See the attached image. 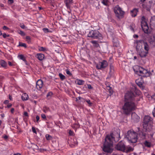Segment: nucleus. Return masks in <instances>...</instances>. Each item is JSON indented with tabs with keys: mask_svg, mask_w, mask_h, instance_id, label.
Listing matches in <instances>:
<instances>
[{
	"mask_svg": "<svg viewBox=\"0 0 155 155\" xmlns=\"http://www.w3.org/2000/svg\"><path fill=\"white\" fill-rule=\"evenodd\" d=\"M8 1L10 2V4H12L13 3V0H8Z\"/></svg>",
	"mask_w": 155,
	"mask_h": 155,
	"instance_id": "60",
	"label": "nucleus"
},
{
	"mask_svg": "<svg viewBox=\"0 0 155 155\" xmlns=\"http://www.w3.org/2000/svg\"><path fill=\"white\" fill-rule=\"evenodd\" d=\"M20 27L23 29H24L25 28V26L24 24H20Z\"/></svg>",
	"mask_w": 155,
	"mask_h": 155,
	"instance_id": "51",
	"label": "nucleus"
},
{
	"mask_svg": "<svg viewBox=\"0 0 155 155\" xmlns=\"http://www.w3.org/2000/svg\"><path fill=\"white\" fill-rule=\"evenodd\" d=\"M32 131L33 132L35 133H36V131L34 127H32Z\"/></svg>",
	"mask_w": 155,
	"mask_h": 155,
	"instance_id": "45",
	"label": "nucleus"
},
{
	"mask_svg": "<svg viewBox=\"0 0 155 155\" xmlns=\"http://www.w3.org/2000/svg\"><path fill=\"white\" fill-rule=\"evenodd\" d=\"M136 82L141 89L143 90L145 89V87L143 85V83L141 79L136 80Z\"/></svg>",
	"mask_w": 155,
	"mask_h": 155,
	"instance_id": "15",
	"label": "nucleus"
},
{
	"mask_svg": "<svg viewBox=\"0 0 155 155\" xmlns=\"http://www.w3.org/2000/svg\"><path fill=\"white\" fill-rule=\"evenodd\" d=\"M43 110L45 113H47L50 111V110L49 107L45 106L43 107Z\"/></svg>",
	"mask_w": 155,
	"mask_h": 155,
	"instance_id": "27",
	"label": "nucleus"
},
{
	"mask_svg": "<svg viewBox=\"0 0 155 155\" xmlns=\"http://www.w3.org/2000/svg\"><path fill=\"white\" fill-rule=\"evenodd\" d=\"M86 101L89 104V105H91L92 104L90 102V101L89 100H88Z\"/></svg>",
	"mask_w": 155,
	"mask_h": 155,
	"instance_id": "50",
	"label": "nucleus"
},
{
	"mask_svg": "<svg viewBox=\"0 0 155 155\" xmlns=\"http://www.w3.org/2000/svg\"><path fill=\"white\" fill-rule=\"evenodd\" d=\"M113 42L114 43V45L116 47L117 46L119 45V41L116 38L113 39Z\"/></svg>",
	"mask_w": 155,
	"mask_h": 155,
	"instance_id": "26",
	"label": "nucleus"
},
{
	"mask_svg": "<svg viewBox=\"0 0 155 155\" xmlns=\"http://www.w3.org/2000/svg\"><path fill=\"white\" fill-rule=\"evenodd\" d=\"M3 38H5L6 37H9V35H7L5 33H4L3 34Z\"/></svg>",
	"mask_w": 155,
	"mask_h": 155,
	"instance_id": "43",
	"label": "nucleus"
},
{
	"mask_svg": "<svg viewBox=\"0 0 155 155\" xmlns=\"http://www.w3.org/2000/svg\"><path fill=\"white\" fill-rule=\"evenodd\" d=\"M45 56L43 54H37V58L39 60L41 61L44 58Z\"/></svg>",
	"mask_w": 155,
	"mask_h": 155,
	"instance_id": "20",
	"label": "nucleus"
},
{
	"mask_svg": "<svg viewBox=\"0 0 155 155\" xmlns=\"http://www.w3.org/2000/svg\"><path fill=\"white\" fill-rule=\"evenodd\" d=\"M133 150V148L131 147H129L128 148L127 150H126L125 152L128 153L130 151H132Z\"/></svg>",
	"mask_w": 155,
	"mask_h": 155,
	"instance_id": "36",
	"label": "nucleus"
},
{
	"mask_svg": "<svg viewBox=\"0 0 155 155\" xmlns=\"http://www.w3.org/2000/svg\"><path fill=\"white\" fill-rule=\"evenodd\" d=\"M125 103L123 106L122 109L124 114L128 115L131 112L135 110L136 108V105L133 101H125Z\"/></svg>",
	"mask_w": 155,
	"mask_h": 155,
	"instance_id": "3",
	"label": "nucleus"
},
{
	"mask_svg": "<svg viewBox=\"0 0 155 155\" xmlns=\"http://www.w3.org/2000/svg\"><path fill=\"white\" fill-rule=\"evenodd\" d=\"M102 3L105 6L108 5V0H101Z\"/></svg>",
	"mask_w": 155,
	"mask_h": 155,
	"instance_id": "31",
	"label": "nucleus"
},
{
	"mask_svg": "<svg viewBox=\"0 0 155 155\" xmlns=\"http://www.w3.org/2000/svg\"><path fill=\"white\" fill-rule=\"evenodd\" d=\"M14 108H11V112L12 113H14Z\"/></svg>",
	"mask_w": 155,
	"mask_h": 155,
	"instance_id": "59",
	"label": "nucleus"
},
{
	"mask_svg": "<svg viewBox=\"0 0 155 155\" xmlns=\"http://www.w3.org/2000/svg\"><path fill=\"white\" fill-rule=\"evenodd\" d=\"M32 147L34 149L37 150L38 149V146L37 145L34 144H33V146H32Z\"/></svg>",
	"mask_w": 155,
	"mask_h": 155,
	"instance_id": "38",
	"label": "nucleus"
},
{
	"mask_svg": "<svg viewBox=\"0 0 155 155\" xmlns=\"http://www.w3.org/2000/svg\"><path fill=\"white\" fill-rule=\"evenodd\" d=\"M8 103L9 101L8 100H5L4 102V103L5 104H8Z\"/></svg>",
	"mask_w": 155,
	"mask_h": 155,
	"instance_id": "58",
	"label": "nucleus"
},
{
	"mask_svg": "<svg viewBox=\"0 0 155 155\" xmlns=\"http://www.w3.org/2000/svg\"><path fill=\"white\" fill-rule=\"evenodd\" d=\"M141 25L143 30L145 33L148 34L150 33L149 30V27L147 22L145 21H144L143 22H142Z\"/></svg>",
	"mask_w": 155,
	"mask_h": 155,
	"instance_id": "12",
	"label": "nucleus"
},
{
	"mask_svg": "<svg viewBox=\"0 0 155 155\" xmlns=\"http://www.w3.org/2000/svg\"><path fill=\"white\" fill-rule=\"evenodd\" d=\"M148 128L143 127L142 130H141L139 133L140 137L143 139H145L147 135V133L148 131L147 129Z\"/></svg>",
	"mask_w": 155,
	"mask_h": 155,
	"instance_id": "10",
	"label": "nucleus"
},
{
	"mask_svg": "<svg viewBox=\"0 0 155 155\" xmlns=\"http://www.w3.org/2000/svg\"><path fill=\"white\" fill-rule=\"evenodd\" d=\"M53 94V93L52 92H49L47 94V97H49V96H51Z\"/></svg>",
	"mask_w": 155,
	"mask_h": 155,
	"instance_id": "40",
	"label": "nucleus"
},
{
	"mask_svg": "<svg viewBox=\"0 0 155 155\" xmlns=\"http://www.w3.org/2000/svg\"><path fill=\"white\" fill-rule=\"evenodd\" d=\"M144 144L145 147L148 148H150L151 146V143L147 140L145 141L144 143Z\"/></svg>",
	"mask_w": 155,
	"mask_h": 155,
	"instance_id": "22",
	"label": "nucleus"
},
{
	"mask_svg": "<svg viewBox=\"0 0 155 155\" xmlns=\"http://www.w3.org/2000/svg\"><path fill=\"white\" fill-rule=\"evenodd\" d=\"M43 86V82L41 80H38L36 82V87L38 90H40Z\"/></svg>",
	"mask_w": 155,
	"mask_h": 155,
	"instance_id": "14",
	"label": "nucleus"
},
{
	"mask_svg": "<svg viewBox=\"0 0 155 155\" xmlns=\"http://www.w3.org/2000/svg\"><path fill=\"white\" fill-rule=\"evenodd\" d=\"M3 137L5 140H6L8 139V136L5 135L4 137Z\"/></svg>",
	"mask_w": 155,
	"mask_h": 155,
	"instance_id": "61",
	"label": "nucleus"
},
{
	"mask_svg": "<svg viewBox=\"0 0 155 155\" xmlns=\"http://www.w3.org/2000/svg\"><path fill=\"white\" fill-rule=\"evenodd\" d=\"M45 137L46 139L48 140H51L52 138L51 136L48 134L45 135Z\"/></svg>",
	"mask_w": 155,
	"mask_h": 155,
	"instance_id": "34",
	"label": "nucleus"
},
{
	"mask_svg": "<svg viewBox=\"0 0 155 155\" xmlns=\"http://www.w3.org/2000/svg\"><path fill=\"white\" fill-rule=\"evenodd\" d=\"M88 37H91L94 39H101L102 35L99 31L96 30H91L88 35Z\"/></svg>",
	"mask_w": 155,
	"mask_h": 155,
	"instance_id": "8",
	"label": "nucleus"
},
{
	"mask_svg": "<svg viewBox=\"0 0 155 155\" xmlns=\"http://www.w3.org/2000/svg\"><path fill=\"white\" fill-rule=\"evenodd\" d=\"M101 62H99L98 64H96V68L98 69H101Z\"/></svg>",
	"mask_w": 155,
	"mask_h": 155,
	"instance_id": "33",
	"label": "nucleus"
},
{
	"mask_svg": "<svg viewBox=\"0 0 155 155\" xmlns=\"http://www.w3.org/2000/svg\"><path fill=\"white\" fill-rule=\"evenodd\" d=\"M8 64L10 66H12V63L10 61L8 62Z\"/></svg>",
	"mask_w": 155,
	"mask_h": 155,
	"instance_id": "62",
	"label": "nucleus"
},
{
	"mask_svg": "<svg viewBox=\"0 0 155 155\" xmlns=\"http://www.w3.org/2000/svg\"><path fill=\"white\" fill-rule=\"evenodd\" d=\"M12 106V104H8L7 106V107L8 108Z\"/></svg>",
	"mask_w": 155,
	"mask_h": 155,
	"instance_id": "57",
	"label": "nucleus"
},
{
	"mask_svg": "<svg viewBox=\"0 0 155 155\" xmlns=\"http://www.w3.org/2000/svg\"><path fill=\"white\" fill-rule=\"evenodd\" d=\"M145 17L143 16H142L141 18V20H142V21H141V23L142 22H143L145 21Z\"/></svg>",
	"mask_w": 155,
	"mask_h": 155,
	"instance_id": "47",
	"label": "nucleus"
},
{
	"mask_svg": "<svg viewBox=\"0 0 155 155\" xmlns=\"http://www.w3.org/2000/svg\"><path fill=\"white\" fill-rule=\"evenodd\" d=\"M152 98L155 100V94L152 96Z\"/></svg>",
	"mask_w": 155,
	"mask_h": 155,
	"instance_id": "63",
	"label": "nucleus"
},
{
	"mask_svg": "<svg viewBox=\"0 0 155 155\" xmlns=\"http://www.w3.org/2000/svg\"><path fill=\"white\" fill-rule=\"evenodd\" d=\"M133 91L137 95H139L140 94V91L137 89L136 86L133 85L131 91L127 92L125 94L124 96L125 101H133L134 102L135 101L136 97L135 96L134 94L133 93Z\"/></svg>",
	"mask_w": 155,
	"mask_h": 155,
	"instance_id": "2",
	"label": "nucleus"
},
{
	"mask_svg": "<svg viewBox=\"0 0 155 155\" xmlns=\"http://www.w3.org/2000/svg\"><path fill=\"white\" fill-rule=\"evenodd\" d=\"M19 33L22 36H24L25 35L23 31H20V32Z\"/></svg>",
	"mask_w": 155,
	"mask_h": 155,
	"instance_id": "49",
	"label": "nucleus"
},
{
	"mask_svg": "<svg viewBox=\"0 0 155 155\" xmlns=\"http://www.w3.org/2000/svg\"><path fill=\"white\" fill-rule=\"evenodd\" d=\"M26 38L27 40H29V41H28V42H30V40H31V38L29 36H27L26 37Z\"/></svg>",
	"mask_w": 155,
	"mask_h": 155,
	"instance_id": "46",
	"label": "nucleus"
},
{
	"mask_svg": "<svg viewBox=\"0 0 155 155\" xmlns=\"http://www.w3.org/2000/svg\"><path fill=\"white\" fill-rule=\"evenodd\" d=\"M73 132L71 130H70L69 131V134L70 135V136H72L73 135Z\"/></svg>",
	"mask_w": 155,
	"mask_h": 155,
	"instance_id": "44",
	"label": "nucleus"
},
{
	"mask_svg": "<svg viewBox=\"0 0 155 155\" xmlns=\"http://www.w3.org/2000/svg\"><path fill=\"white\" fill-rule=\"evenodd\" d=\"M21 98L23 101H26L28 100V95L26 94H24L23 95L21 96Z\"/></svg>",
	"mask_w": 155,
	"mask_h": 155,
	"instance_id": "25",
	"label": "nucleus"
},
{
	"mask_svg": "<svg viewBox=\"0 0 155 155\" xmlns=\"http://www.w3.org/2000/svg\"><path fill=\"white\" fill-rule=\"evenodd\" d=\"M9 29V28L7 27V26H4L3 27V29L4 30H8Z\"/></svg>",
	"mask_w": 155,
	"mask_h": 155,
	"instance_id": "48",
	"label": "nucleus"
},
{
	"mask_svg": "<svg viewBox=\"0 0 155 155\" xmlns=\"http://www.w3.org/2000/svg\"><path fill=\"white\" fill-rule=\"evenodd\" d=\"M150 43L153 45L155 46V38L153 37V39H151L150 40Z\"/></svg>",
	"mask_w": 155,
	"mask_h": 155,
	"instance_id": "29",
	"label": "nucleus"
},
{
	"mask_svg": "<svg viewBox=\"0 0 155 155\" xmlns=\"http://www.w3.org/2000/svg\"><path fill=\"white\" fill-rule=\"evenodd\" d=\"M39 50L40 51H44L46 50V49L45 48L43 47H41L39 48Z\"/></svg>",
	"mask_w": 155,
	"mask_h": 155,
	"instance_id": "39",
	"label": "nucleus"
},
{
	"mask_svg": "<svg viewBox=\"0 0 155 155\" xmlns=\"http://www.w3.org/2000/svg\"><path fill=\"white\" fill-rule=\"evenodd\" d=\"M133 69L136 74H138L139 72L140 74L139 75L143 77H146L150 75V72H148L147 70L140 66H136L133 68Z\"/></svg>",
	"mask_w": 155,
	"mask_h": 155,
	"instance_id": "5",
	"label": "nucleus"
},
{
	"mask_svg": "<svg viewBox=\"0 0 155 155\" xmlns=\"http://www.w3.org/2000/svg\"><path fill=\"white\" fill-rule=\"evenodd\" d=\"M0 64L2 67L4 68L6 67L7 65L6 62L3 60H2L0 61Z\"/></svg>",
	"mask_w": 155,
	"mask_h": 155,
	"instance_id": "23",
	"label": "nucleus"
},
{
	"mask_svg": "<svg viewBox=\"0 0 155 155\" xmlns=\"http://www.w3.org/2000/svg\"><path fill=\"white\" fill-rule=\"evenodd\" d=\"M136 49L137 52L139 53L140 56L141 58L145 57L147 54L148 53V52L146 51H144L143 49H140L138 46H136Z\"/></svg>",
	"mask_w": 155,
	"mask_h": 155,
	"instance_id": "11",
	"label": "nucleus"
},
{
	"mask_svg": "<svg viewBox=\"0 0 155 155\" xmlns=\"http://www.w3.org/2000/svg\"><path fill=\"white\" fill-rule=\"evenodd\" d=\"M39 118H40L37 115L36 116V121L37 122H38V121L39 120Z\"/></svg>",
	"mask_w": 155,
	"mask_h": 155,
	"instance_id": "53",
	"label": "nucleus"
},
{
	"mask_svg": "<svg viewBox=\"0 0 155 155\" xmlns=\"http://www.w3.org/2000/svg\"><path fill=\"white\" fill-rule=\"evenodd\" d=\"M66 73L68 75H72V74L69 71V70L68 69L66 70Z\"/></svg>",
	"mask_w": 155,
	"mask_h": 155,
	"instance_id": "42",
	"label": "nucleus"
},
{
	"mask_svg": "<svg viewBox=\"0 0 155 155\" xmlns=\"http://www.w3.org/2000/svg\"><path fill=\"white\" fill-rule=\"evenodd\" d=\"M18 57L20 59L22 60L23 61H25V62H27V61L25 59V58L23 55L22 54L19 55H18Z\"/></svg>",
	"mask_w": 155,
	"mask_h": 155,
	"instance_id": "28",
	"label": "nucleus"
},
{
	"mask_svg": "<svg viewBox=\"0 0 155 155\" xmlns=\"http://www.w3.org/2000/svg\"><path fill=\"white\" fill-rule=\"evenodd\" d=\"M120 138V133H118L115 135L112 133L110 135H107L103 144V151L107 153H111L113 150L112 147L114 141L115 142L118 141Z\"/></svg>",
	"mask_w": 155,
	"mask_h": 155,
	"instance_id": "1",
	"label": "nucleus"
},
{
	"mask_svg": "<svg viewBox=\"0 0 155 155\" xmlns=\"http://www.w3.org/2000/svg\"><path fill=\"white\" fill-rule=\"evenodd\" d=\"M138 12V9L136 8H134L133 10L131 11V16L133 17H135L137 15V13Z\"/></svg>",
	"mask_w": 155,
	"mask_h": 155,
	"instance_id": "19",
	"label": "nucleus"
},
{
	"mask_svg": "<svg viewBox=\"0 0 155 155\" xmlns=\"http://www.w3.org/2000/svg\"><path fill=\"white\" fill-rule=\"evenodd\" d=\"M144 45V48L145 51L148 52V51L149 50V46L147 43L146 42H145L143 44Z\"/></svg>",
	"mask_w": 155,
	"mask_h": 155,
	"instance_id": "21",
	"label": "nucleus"
},
{
	"mask_svg": "<svg viewBox=\"0 0 155 155\" xmlns=\"http://www.w3.org/2000/svg\"><path fill=\"white\" fill-rule=\"evenodd\" d=\"M91 43L93 44V46L95 47H98L99 46V45L97 43V42L96 41H92Z\"/></svg>",
	"mask_w": 155,
	"mask_h": 155,
	"instance_id": "24",
	"label": "nucleus"
},
{
	"mask_svg": "<svg viewBox=\"0 0 155 155\" xmlns=\"http://www.w3.org/2000/svg\"><path fill=\"white\" fill-rule=\"evenodd\" d=\"M115 148L118 150L124 152L125 150L126 146L124 142L121 141L116 145Z\"/></svg>",
	"mask_w": 155,
	"mask_h": 155,
	"instance_id": "9",
	"label": "nucleus"
},
{
	"mask_svg": "<svg viewBox=\"0 0 155 155\" xmlns=\"http://www.w3.org/2000/svg\"><path fill=\"white\" fill-rule=\"evenodd\" d=\"M87 87L89 89H91L92 88V87L90 84H87Z\"/></svg>",
	"mask_w": 155,
	"mask_h": 155,
	"instance_id": "54",
	"label": "nucleus"
},
{
	"mask_svg": "<svg viewBox=\"0 0 155 155\" xmlns=\"http://www.w3.org/2000/svg\"><path fill=\"white\" fill-rule=\"evenodd\" d=\"M125 137L131 143H135L137 141V134L133 130H128L125 134Z\"/></svg>",
	"mask_w": 155,
	"mask_h": 155,
	"instance_id": "4",
	"label": "nucleus"
},
{
	"mask_svg": "<svg viewBox=\"0 0 155 155\" xmlns=\"http://www.w3.org/2000/svg\"><path fill=\"white\" fill-rule=\"evenodd\" d=\"M9 99L10 100H12V97L10 95H9Z\"/></svg>",
	"mask_w": 155,
	"mask_h": 155,
	"instance_id": "64",
	"label": "nucleus"
},
{
	"mask_svg": "<svg viewBox=\"0 0 155 155\" xmlns=\"http://www.w3.org/2000/svg\"><path fill=\"white\" fill-rule=\"evenodd\" d=\"M101 69L102 68H104L107 66L108 63L106 61L104 60L102 62H101Z\"/></svg>",
	"mask_w": 155,
	"mask_h": 155,
	"instance_id": "18",
	"label": "nucleus"
},
{
	"mask_svg": "<svg viewBox=\"0 0 155 155\" xmlns=\"http://www.w3.org/2000/svg\"><path fill=\"white\" fill-rule=\"evenodd\" d=\"M24 115L25 116H26V117H28V113L26 112V111H25L24 112Z\"/></svg>",
	"mask_w": 155,
	"mask_h": 155,
	"instance_id": "56",
	"label": "nucleus"
},
{
	"mask_svg": "<svg viewBox=\"0 0 155 155\" xmlns=\"http://www.w3.org/2000/svg\"><path fill=\"white\" fill-rule=\"evenodd\" d=\"M131 118L134 122H137L139 121L140 118L135 113H134L132 114Z\"/></svg>",
	"mask_w": 155,
	"mask_h": 155,
	"instance_id": "13",
	"label": "nucleus"
},
{
	"mask_svg": "<svg viewBox=\"0 0 155 155\" xmlns=\"http://www.w3.org/2000/svg\"><path fill=\"white\" fill-rule=\"evenodd\" d=\"M145 42L143 40H137L136 41V42L137 45H138V43H140L141 44H143Z\"/></svg>",
	"mask_w": 155,
	"mask_h": 155,
	"instance_id": "37",
	"label": "nucleus"
},
{
	"mask_svg": "<svg viewBox=\"0 0 155 155\" xmlns=\"http://www.w3.org/2000/svg\"><path fill=\"white\" fill-rule=\"evenodd\" d=\"M59 76L60 78L62 80L65 79V76L61 73H59Z\"/></svg>",
	"mask_w": 155,
	"mask_h": 155,
	"instance_id": "32",
	"label": "nucleus"
},
{
	"mask_svg": "<svg viewBox=\"0 0 155 155\" xmlns=\"http://www.w3.org/2000/svg\"><path fill=\"white\" fill-rule=\"evenodd\" d=\"M152 113L154 117H155V108H154L153 110Z\"/></svg>",
	"mask_w": 155,
	"mask_h": 155,
	"instance_id": "55",
	"label": "nucleus"
},
{
	"mask_svg": "<svg viewBox=\"0 0 155 155\" xmlns=\"http://www.w3.org/2000/svg\"><path fill=\"white\" fill-rule=\"evenodd\" d=\"M84 81L82 80H77V84L79 85H81L84 84Z\"/></svg>",
	"mask_w": 155,
	"mask_h": 155,
	"instance_id": "30",
	"label": "nucleus"
},
{
	"mask_svg": "<svg viewBox=\"0 0 155 155\" xmlns=\"http://www.w3.org/2000/svg\"><path fill=\"white\" fill-rule=\"evenodd\" d=\"M48 3H50L51 5V8L54 9L56 8V5H55L54 0H46Z\"/></svg>",
	"mask_w": 155,
	"mask_h": 155,
	"instance_id": "16",
	"label": "nucleus"
},
{
	"mask_svg": "<svg viewBox=\"0 0 155 155\" xmlns=\"http://www.w3.org/2000/svg\"><path fill=\"white\" fill-rule=\"evenodd\" d=\"M41 117L43 119L46 118V116L45 114H41Z\"/></svg>",
	"mask_w": 155,
	"mask_h": 155,
	"instance_id": "52",
	"label": "nucleus"
},
{
	"mask_svg": "<svg viewBox=\"0 0 155 155\" xmlns=\"http://www.w3.org/2000/svg\"><path fill=\"white\" fill-rule=\"evenodd\" d=\"M43 31L45 33H47L49 32V30L47 28H44L43 29Z\"/></svg>",
	"mask_w": 155,
	"mask_h": 155,
	"instance_id": "41",
	"label": "nucleus"
},
{
	"mask_svg": "<svg viewBox=\"0 0 155 155\" xmlns=\"http://www.w3.org/2000/svg\"><path fill=\"white\" fill-rule=\"evenodd\" d=\"M65 2L67 8L70 9L71 5L73 3L72 0H66Z\"/></svg>",
	"mask_w": 155,
	"mask_h": 155,
	"instance_id": "17",
	"label": "nucleus"
},
{
	"mask_svg": "<svg viewBox=\"0 0 155 155\" xmlns=\"http://www.w3.org/2000/svg\"><path fill=\"white\" fill-rule=\"evenodd\" d=\"M114 10L116 16L118 18L120 19L124 17V12L122 10L118 5H117L114 8Z\"/></svg>",
	"mask_w": 155,
	"mask_h": 155,
	"instance_id": "7",
	"label": "nucleus"
},
{
	"mask_svg": "<svg viewBox=\"0 0 155 155\" xmlns=\"http://www.w3.org/2000/svg\"><path fill=\"white\" fill-rule=\"evenodd\" d=\"M152 124V119L148 115L145 116L143 118V127L147 128L148 129L151 127Z\"/></svg>",
	"mask_w": 155,
	"mask_h": 155,
	"instance_id": "6",
	"label": "nucleus"
},
{
	"mask_svg": "<svg viewBox=\"0 0 155 155\" xmlns=\"http://www.w3.org/2000/svg\"><path fill=\"white\" fill-rule=\"evenodd\" d=\"M18 46H19L23 47L25 48L27 47L25 43L19 42Z\"/></svg>",
	"mask_w": 155,
	"mask_h": 155,
	"instance_id": "35",
	"label": "nucleus"
}]
</instances>
